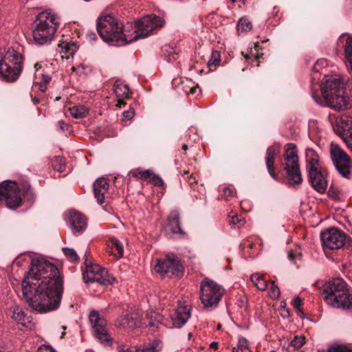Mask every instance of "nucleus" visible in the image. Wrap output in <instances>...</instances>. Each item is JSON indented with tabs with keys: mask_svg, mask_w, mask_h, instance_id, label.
Wrapping results in <instances>:
<instances>
[{
	"mask_svg": "<svg viewBox=\"0 0 352 352\" xmlns=\"http://www.w3.org/2000/svg\"><path fill=\"white\" fill-rule=\"evenodd\" d=\"M29 306L39 313L57 309L63 293V281L54 264L44 258L32 259L28 275L21 284Z\"/></svg>",
	"mask_w": 352,
	"mask_h": 352,
	"instance_id": "obj_1",
	"label": "nucleus"
},
{
	"mask_svg": "<svg viewBox=\"0 0 352 352\" xmlns=\"http://www.w3.org/2000/svg\"><path fill=\"white\" fill-rule=\"evenodd\" d=\"M164 24V20L155 14L144 16L124 25L113 16L105 14L98 19L96 28L105 43L124 41V44H130L153 34Z\"/></svg>",
	"mask_w": 352,
	"mask_h": 352,
	"instance_id": "obj_2",
	"label": "nucleus"
},
{
	"mask_svg": "<svg viewBox=\"0 0 352 352\" xmlns=\"http://www.w3.org/2000/svg\"><path fill=\"white\" fill-rule=\"evenodd\" d=\"M347 79L338 74L326 76L323 80L322 93L327 104L335 109L352 107V101L346 90Z\"/></svg>",
	"mask_w": 352,
	"mask_h": 352,
	"instance_id": "obj_3",
	"label": "nucleus"
},
{
	"mask_svg": "<svg viewBox=\"0 0 352 352\" xmlns=\"http://www.w3.org/2000/svg\"><path fill=\"white\" fill-rule=\"evenodd\" d=\"M322 294L326 302L333 307L349 309L352 306V292L341 278H334L324 283Z\"/></svg>",
	"mask_w": 352,
	"mask_h": 352,
	"instance_id": "obj_4",
	"label": "nucleus"
},
{
	"mask_svg": "<svg viewBox=\"0 0 352 352\" xmlns=\"http://www.w3.org/2000/svg\"><path fill=\"white\" fill-rule=\"evenodd\" d=\"M33 37L36 44H46L54 38L59 25L56 15L51 10L41 12L34 21Z\"/></svg>",
	"mask_w": 352,
	"mask_h": 352,
	"instance_id": "obj_5",
	"label": "nucleus"
},
{
	"mask_svg": "<svg viewBox=\"0 0 352 352\" xmlns=\"http://www.w3.org/2000/svg\"><path fill=\"white\" fill-rule=\"evenodd\" d=\"M23 56L18 49L10 46L4 50L0 60V74L7 82L16 81L23 69Z\"/></svg>",
	"mask_w": 352,
	"mask_h": 352,
	"instance_id": "obj_6",
	"label": "nucleus"
},
{
	"mask_svg": "<svg viewBox=\"0 0 352 352\" xmlns=\"http://www.w3.org/2000/svg\"><path fill=\"white\" fill-rule=\"evenodd\" d=\"M281 167L285 173L287 183L291 186H299L302 177L299 166L298 156L296 144L288 143L283 154Z\"/></svg>",
	"mask_w": 352,
	"mask_h": 352,
	"instance_id": "obj_7",
	"label": "nucleus"
},
{
	"mask_svg": "<svg viewBox=\"0 0 352 352\" xmlns=\"http://www.w3.org/2000/svg\"><path fill=\"white\" fill-rule=\"evenodd\" d=\"M200 291L201 303L205 308L211 309L218 306L225 292L221 285L208 278L201 281Z\"/></svg>",
	"mask_w": 352,
	"mask_h": 352,
	"instance_id": "obj_8",
	"label": "nucleus"
},
{
	"mask_svg": "<svg viewBox=\"0 0 352 352\" xmlns=\"http://www.w3.org/2000/svg\"><path fill=\"white\" fill-rule=\"evenodd\" d=\"M85 270L82 273L83 280L85 283L96 282L103 285L113 284L115 278L111 276L105 268L97 264H93L88 258L87 252L84 256Z\"/></svg>",
	"mask_w": 352,
	"mask_h": 352,
	"instance_id": "obj_9",
	"label": "nucleus"
},
{
	"mask_svg": "<svg viewBox=\"0 0 352 352\" xmlns=\"http://www.w3.org/2000/svg\"><path fill=\"white\" fill-rule=\"evenodd\" d=\"M320 239L324 249L335 250L344 248L352 251V239L337 228H331L322 232Z\"/></svg>",
	"mask_w": 352,
	"mask_h": 352,
	"instance_id": "obj_10",
	"label": "nucleus"
},
{
	"mask_svg": "<svg viewBox=\"0 0 352 352\" xmlns=\"http://www.w3.org/2000/svg\"><path fill=\"white\" fill-rule=\"evenodd\" d=\"M155 270L162 276L170 278L180 276L183 274V266L179 258L173 254H168L164 258L157 259Z\"/></svg>",
	"mask_w": 352,
	"mask_h": 352,
	"instance_id": "obj_11",
	"label": "nucleus"
},
{
	"mask_svg": "<svg viewBox=\"0 0 352 352\" xmlns=\"http://www.w3.org/2000/svg\"><path fill=\"white\" fill-rule=\"evenodd\" d=\"M330 155L338 173L344 178H349L351 175L352 161L348 154L336 144L331 146Z\"/></svg>",
	"mask_w": 352,
	"mask_h": 352,
	"instance_id": "obj_12",
	"label": "nucleus"
},
{
	"mask_svg": "<svg viewBox=\"0 0 352 352\" xmlns=\"http://www.w3.org/2000/svg\"><path fill=\"white\" fill-rule=\"evenodd\" d=\"M94 336L104 346H111L112 338L107 329V321L98 311L93 310L89 315Z\"/></svg>",
	"mask_w": 352,
	"mask_h": 352,
	"instance_id": "obj_13",
	"label": "nucleus"
},
{
	"mask_svg": "<svg viewBox=\"0 0 352 352\" xmlns=\"http://www.w3.org/2000/svg\"><path fill=\"white\" fill-rule=\"evenodd\" d=\"M10 180L3 181L0 184V201L12 209L18 208L22 201L19 189L15 184L10 185Z\"/></svg>",
	"mask_w": 352,
	"mask_h": 352,
	"instance_id": "obj_14",
	"label": "nucleus"
},
{
	"mask_svg": "<svg viewBox=\"0 0 352 352\" xmlns=\"http://www.w3.org/2000/svg\"><path fill=\"white\" fill-rule=\"evenodd\" d=\"M333 127L334 131L346 142L352 135V117L344 115L338 118Z\"/></svg>",
	"mask_w": 352,
	"mask_h": 352,
	"instance_id": "obj_15",
	"label": "nucleus"
},
{
	"mask_svg": "<svg viewBox=\"0 0 352 352\" xmlns=\"http://www.w3.org/2000/svg\"><path fill=\"white\" fill-rule=\"evenodd\" d=\"M67 223L74 234H79L83 232L87 226V221L85 217L78 211L70 210Z\"/></svg>",
	"mask_w": 352,
	"mask_h": 352,
	"instance_id": "obj_16",
	"label": "nucleus"
},
{
	"mask_svg": "<svg viewBox=\"0 0 352 352\" xmlns=\"http://www.w3.org/2000/svg\"><path fill=\"white\" fill-rule=\"evenodd\" d=\"M309 180L315 190L323 193L327 188V181L320 170L311 169L309 173Z\"/></svg>",
	"mask_w": 352,
	"mask_h": 352,
	"instance_id": "obj_17",
	"label": "nucleus"
},
{
	"mask_svg": "<svg viewBox=\"0 0 352 352\" xmlns=\"http://www.w3.org/2000/svg\"><path fill=\"white\" fill-rule=\"evenodd\" d=\"M278 145H272L267 148L265 157V164L270 175L275 180H278V176L275 173L274 162L277 153L279 152Z\"/></svg>",
	"mask_w": 352,
	"mask_h": 352,
	"instance_id": "obj_18",
	"label": "nucleus"
},
{
	"mask_svg": "<svg viewBox=\"0 0 352 352\" xmlns=\"http://www.w3.org/2000/svg\"><path fill=\"white\" fill-rule=\"evenodd\" d=\"M94 197L97 202L101 205L104 202V195L108 192L109 184L107 178L100 177L94 183Z\"/></svg>",
	"mask_w": 352,
	"mask_h": 352,
	"instance_id": "obj_19",
	"label": "nucleus"
},
{
	"mask_svg": "<svg viewBox=\"0 0 352 352\" xmlns=\"http://www.w3.org/2000/svg\"><path fill=\"white\" fill-rule=\"evenodd\" d=\"M12 318L18 324L27 328L30 327L32 318L28 316L19 305H14L10 308Z\"/></svg>",
	"mask_w": 352,
	"mask_h": 352,
	"instance_id": "obj_20",
	"label": "nucleus"
},
{
	"mask_svg": "<svg viewBox=\"0 0 352 352\" xmlns=\"http://www.w3.org/2000/svg\"><path fill=\"white\" fill-rule=\"evenodd\" d=\"M190 317V309L187 307L177 308L171 317L173 327L181 328L187 322Z\"/></svg>",
	"mask_w": 352,
	"mask_h": 352,
	"instance_id": "obj_21",
	"label": "nucleus"
},
{
	"mask_svg": "<svg viewBox=\"0 0 352 352\" xmlns=\"http://www.w3.org/2000/svg\"><path fill=\"white\" fill-rule=\"evenodd\" d=\"M118 324L120 327L133 329L140 325V320L138 314L130 313L120 317L118 320Z\"/></svg>",
	"mask_w": 352,
	"mask_h": 352,
	"instance_id": "obj_22",
	"label": "nucleus"
},
{
	"mask_svg": "<svg viewBox=\"0 0 352 352\" xmlns=\"http://www.w3.org/2000/svg\"><path fill=\"white\" fill-rule=\"evenodd\" d=\"M180 52L177 45H162L160 55L168 62L171 63L175 60Z\"/></svg>",
	"mask_w": 352,
	"mask_h": 352,
	"instance_id": "obj_23",
	"label": "nucleus"
},
{
	"mask_svg": "<svg viewBox=\"0 0 352 352\" xmlns=\"http://www.w3.org/2000/svg\"><path fill=\"white\" fill-rule=\"evenodd\" d=\"M168 226L174 234L186 236V232L181 228L180 217L177 211H173L168 218Z\"/></svg>",
	"mask_w": 352,
	"mask_h": 352,
	"instance_id": "obj_24",
	"label": "nucleus"
},
{
	"mask_svg": "<svg viewBox=\"0 0 352 352\" xmlns=\"http://www.w3.org/2000/svg\"><path fill=\"white\" fill-rule=\"evenodd\" d=\"M113 89L116 96L119 98L118 100V104L120 106L122 104H124V101L122 98L128 96L129 88L127 85L122 83L120 80H116L113 85Z\"/></svg>",
	"mask_w": 352,
	"mask_h": 352,
	"instance_id": "obj_25",
	"label": "nucleus"
},
{
	"mask_svg": "<svg viewBox=\"0 0 352 352\" xmlns=\"http://www.w3.org/2000/svg\"><path fill=\"white\" fill-rule=\"evenodd\" d=\"M306 160L307 162V169L309 172L312 168L319 170L320 165L318 155L314 150L311 148L306 150Z\"/></svg>",
	"mask_w": 352,
	"mask_h": 352,
	"instance_id": "obj_26",
	"label": "nucleus"
},
{
	"mask_svg": "<svg viewBox=\"0 0 352 352\" xmlns=\"http://www.w3.org/2000/svg\"><path fill=\"white\" fill-rule=\"evenodd\" d=\"M78 50V45H58L56 52L60 54L62 59L65 55L66 59L69 58V56H73Z\"/></svg>",
	"mask_w": 352,
	"mask_h": 352,
	"instance_id": "obj_27",
	"label": "nucleus"
},
{
	"mask_svg": "<svg viewBox=\"0 0 352 352\" xmlns=\"http://www.w3.org/2000/svg\"><path fill=\"white\" fill-rule=\"evenodd\" d=\"M72 116L76 119L85 118L89 113V109L85 105H75L69 108Z\"/></svg>",
	"mask_w": 352,
	"mask_h": 352,
	"instance_id": "obj_28",
	"label": "nucleus"
},
{
	"mask_svg": "<svg viewBox=\"0 0 352 352\" xmlns=\"http://www.w3.org/2000/svg\"><path fill=\"white\" fill-rule=\"evenodd\" d=\"M159 344V341L155 340L151 344L146 346L145 348L137 349L136 347H130L126 349L122 350L120 352H157L159 349H157V345Z\"/></svg>",
	"mask_w": 352,
	"mask_h": 352,
	"instance_id": "obj_29",
	"label": "nucleus"
},
{
	"mask_svg": "<svg viewBox=\"0 0 352 352\" xmlns=\"http://www.w3.org/2000/svg\"><path fill=\"white\" fill-rule=\"evenodd\" d=\"M250 279L259 290L263 291L267 287V282L264 280L263 274L259 273L253 274Z\"/></svg>",
	"mask_w": 352,
	"mask_h": 352,
	"instance_id": "obj_30",
	"label": "nucleus"
},
{
	"mask_svg": "<svg viewBox=\"0 0 352 352\" xmlns=\"http://www.w3.org/2000/svg\"><path fill=\"white\" fill-rule=\"evenodd\" d=\"M252 28V24L246 17L241 18L237 23L236 30L239 34L246 33Z\"/></svg>",
	"mask_w": 352,
	"mask_h": 352,
	"instance_id": "obj_31",
	"label": "nucleus"
},
{
	"mask_svg": "<svg viewBox=\"0 0 352 352\" xmlns=\"http://www.w3.org/2000/svg\"><path fill=\"white\" fill-rule=\"evenodd\" d=\"M228 217L230 219V223L232 224L234 226V228H239L245 222L244 217H243L241 215L239 216L234 212H230Z\"/></svg>",
	"mask_w": 352,
	"mask_h": 352,
	"instance_id": "obj_32",
	"label": "nucleus"
},
{
	"mask_svg": "<svg viewBox=\"0 0 352 352\" xmlns=\"http://www.w3.org/2000/svg\"><path fill=\"white\" fill-rule=\"evenodd\" d=\"M232 352H250L248 340L244 337L239 338L238 344L233 348Z\"/></svg>",
	"mask_w": 352,
	"mask_h": 352,
	"instance_id": "obj_33",
	"label": "nucleus"
},
{
	"mask_svg": "<svg viewBox=\"0 0 352 352\" xmlns=\"http://www.w3.org/2000/svg\"><path fill=\"white\" fill-rule=\"evenodd\" d=\"M110 243L112 248H115L118 252V258H121L124 254V248L122 243L116 238L112 237L110 239Z\"/></svg>",
	"mask_w": 352,
	"mask_h": 352,
	"instance_id": "obj_34",
	"label": "nucleus"
},
{
	"mask_svg": "<svg viewBox=\"0 0 352 352\" xmlns=\"http://www.w3.org/2000/svg\"><path fill=\"white\" fill-rule=\"evenodd\" d=\"M221 62V55L220 52L217 50H214L212 52L210 58L208 62V66H217L220 64Z\"/></svg>",
	"mask_w": 352,
	"mask_h": 352,
	"instance_id": "obj_35",
	"label": "nucleus"
},
{
	"mask_svg": "<svg viewBox=\"0 0 352 352\" xmlns=\"http://www.w3.org/2000/svg\"><path fill=\"white\" fill-rule=\"evenodd\" d=\"M63 252L67 258H68L70 261L73 262L78 261L79 257L76 252L73 248H63Z\"/></svg>",
	"mask_w": 352,
	"mask_h": 352,
	"instance_id": "obj_36",
	"label": "nucleus"
},
{
	"mask_svg": "<svg viewBox=\"0 0 352 352\" xmlns=\"http://www.w3.org/2000/svg\"><path fill=\"white\" fill-rule=\"evenodd\" d=\"M344 56L346 60V66L349 67L352 72V45H345Z\"/></svg>",
	"mask_w": 352,
	"mask_h": 352,
	"instance_id": "obj_37",
	"label": "nucleus"
},
{
	"mask_svg": "<svg viewBox=\"0 0 352 352\" xmlns=\"http://www.w3.org/2000/svg\"><path fill=\"white\" fill-rule=\"evenodd\" d=\"M305 338L302 336H295L290 342L289 345L294 349H299L305 344Z\"/></svg>",
	"mask_w": 352,
	"mask_h": 352,
	"instance_id": "obj_38",
	"label": "nucleus"
},
{
	"mask_svg": "<svg viewBox=\"0 0 352 352\" xmlns=\"http://www.w3.org/2000/svg\"><path fill=\"white\" fill-rule=\"evenodd\" d=\"M221 195L226 199L232 197L236 194L235 190L232 186H223L221 188Z\"/></svg>",
	"mask_w": 352,
	"mask_h": 352,
	"instance_id": "obj_39",
	"label": "nucleus"
},
{
	"mask_svg": "<svg viewBox=\"0 0 352 352\" xmlns=\"http://www.w3.org/2000/svg\"><path fill=\"white\" fill-rule=\"evenodd\" d=\"M269 294H270V297L274 299H277L280 296V289L278 287V285H276L275 284L274 282L272 283L271 287L270 288Z\"/></svg>",
	"mask_w": 352,
	"mask_h": 352,
	"instance_id": "obj_40",
	"label": "nucleus"
},
{
	"mask_svg": "<svg viewBox=\"0 0 352 352\" xmlns=\"http://www.w3.org/2000/svg\"><path fill=\"white\" fill-rule=\"evenodd\" d=\"M135 175L136 177H138L141 179H151V177L153 176L154 173L150 170H138L135 173Z\"/></svg>",
	"mask_w": 352,
	"mask_h": 352,
	"instance_id": "obj_41",
	"label": "nucleus"
},
{
	"mask_svg": "<svg viewBox=\"0 0 352 352\" xmlns=\"http://www.w3.org/2000/svg\"><path fill=\"white\" fill-rule=\"evenodd\" d=\"M317 352H351L350 350L346 349L344 346H336L330 347L329 351H327L324 349H318Z\"/></svg>",
	"mask_w": 352,
	"mask_h": 352,
	"instance_id": "obj_42",
	"label": "nucleus"
},
{
	"mask_svg": "<svg viewBox=\"0 0 352 352\" xmlns=\"http://www.w3.org/2000/svg\"><path fill=\"white\" fill-rule=\"evenodd\" d=\"M293 307L296 310L298 315L301 316V314H302L300 307L302 305V300L299 297L295 298L292 300Z\"/></svg>",
	"mask_w": 352,
	"mask_h": 352,
	"instance_id": "obj_43",
	"label": "nucleus"
},
{
	"mask_svg": "<svg viewBox=\"0 0 352 352\" xmlns=\"http://www.w3.org/2000/svg\"><path fill=\"white\" fill-rule=\"evenodd\" d=\"M339 42L342 44H352V35L349 34H342L339 37Z\"/></svg>",
	"mask_w": 352,
	"mask_h": 352,
	"instance_id": "obj_44",
	"label": "nucleus"
},
{
	"mask_svg": "<svg viewBox=\"0 0 352 352\" xmlns=\"http://www.w3.org/2000/svg\"><path fill=\"white\" fill-rule=\"evenodd\" d=\"M151 180L153 182V183L155 184V186H163L164 185V181L162 180V179L154 174L153 176L151 177Z\"/></svg>",
	"mask_w": 352,
	"mask_h": 352,
	"instance_id": "obj_45",
	"label": "nucleus"
},
{
	"mask_svg": "<svg viewBox=\"0 0 352 352\" xmlns=\"http://www.w3.org/2000/svg\"><path fill=\"white\" fill-rule=\"evenodd\" d=\"M36 352H56V351L50 345H42Z\"/></svg>",
	"mask_w": 352,
	"mask_h": 352,
	"instance_id": "obj_46",
	"label": "nucleus"
},
{
	"mask_svg": "<svg viewBox=\"0 0 352 352\" xmlns=\"http://www.w3.org/2000/svg\"><path fill=\"white\" fill-rule=\"evenodd\" d=\"M58 125L62 131H66L69 130V124L65 123L63 120H59L58 122Z\"/></svg>",
	"mask_w": 352,
	"mask_h": 352,
	"instance_id": "obj_47",
	"label": "nucleus"
},
{
	"mask_svg": "<svg viewBox=\"0 0 352 352\" xmlns=\"http://www.w3.org/2000/svg\"><path fill=\"white\" fill-rule=\"evenodd\" d=\"M87 38L88 41L89 42H94L96 41L97 39V36L95 32H89L86 34Z\"/></svg>",
	"mask_w": 352,
	"mask_h": 352,
	"instance_id": "obj_48",
	"label": "nucleus"
},
{
	"mask_svg": "<svg viewBox=\"0 0 352 352\" xmlns=\"http://www.w3.org/2000/svg\"><path fill=\"white\" fill-rule=\"evenodd\" d=\"M123 117L126 120H131L133 116H134V111H125L123 112Z\"/></svg>",
	"mask_w": 352,
	"mask_h": 352,
	"instance_id": "obj_49",
	"label": "nucleus"
},
{
	"mask_svg": "<svg viewBox=\"0 0 352 352\" xmlns=\"http://www.w3.org/2000/svg\"><path fill=\"white\" fill-rule=\"evenodd\" d=\"M42 80V83L47 85L51 80V77L49 75L43 74Z\"/></svg>",
	"mask_w": 352,
	"mask_h": 352,
	"instance_id": "obj_50",
	"label": "nucleus"
},
{
	"mask_svg": "<svg viewBox=\"0 0 352 352\" xmlns=\"http://www.w3.org/2000/svg\"><path fill=\"white\" fill-rule=\"evenodd\" d=\"M210 347L216 350L219 347V343L217 342H212L210 344Z\"/></svg>",
	"mask_w": 352,
	"mask_h": 352,
	"instance_id": "obj_51",
	"label": "nucleus"
},
{
	"mask_svg": "<svg viewBox=\"0 0 352 352\" xmlns=\"http://www.w3.org/2000/svg\"><path fill=\"white\" fill-rule=\"evenodd\" d=\"M251 56H255V58H258L260 57V55H259L258 53H256V54H254L252 52H251V53H250V55H248V54H245V57L246 58H250Z\"/></svg>",
	"mask_w": 352,
	"mask_h": 352,
	"instance_id": "obj_52",
	"label": "nucleus"
},
{
	"mask_svg": "<svg viewBox=\"0 0 352 352\" xmlns=\"http://www.w3.org/2000/svg\"><path fill=\"white\" fill-rule=\"evenodd\" d=\"M346 144L348 145V146L351 148V150L352 151V135L351 137H350L346 142Z\"/></svg>",
	"mask_w": 352,
	"mask_h": 352,
	"instance_id": "obj_53",
	"label": "nucleus"
},
{
	"mask_svg": "<svg viewBox=\"0 0 352 352\" xmlns=\"http://www.w3.org/2000/svg\"><path fill=\"white\" fill-rule=\"evenodd\" d=\"M39 89H40V90H41L42 92L45 91V90L47 89L46 84L41 83V84L39 85Z\"/></svg>",
	"mask_w": 352,
	"mask_h": 352,
	"instance_id": "obj_54",
	"label": "nucleus"
},
{
	"mask_svg": "<svg viewBox=\"0 0 352 352\" xmlns=\"http://www.w3.org/2000/svg\"><path fill=\"white\" fill-rule=\"evenodd\" d=\"M157 323H158V321H155V320H151L149 321L148 325L150 327H157Z\"/></svg>",
	"mask_w": 352,
	"mask_h": 352,
	"instance_id": "obj_55",
	"label": "nucleus"
},
{
	"mask_svg": "<svg viewBox=\"0 0 352 352\" xmlns=\"http://www.w3.org/2000/svg\"><path fill=\"white\" fill-rule=\"evenodd\" d=\"M34 69H36V71H38V69H40L41 68V65L36 63L34 64Z\"/></svg>",
	"mask_w": 352,
	"mask_h": 352,
	"instance_id": "obj_56",
	"label": "nucleus"
},
{
	"mask_svg": "<svg viewBox=\"0 0 352 352\" xmlns=\"http://www.w3.org/2000/svg\"><path fill=\"white\" fill-rule=\"evenodd\" d=\"M58 44L68 45V44H76V43L74 42H72V41H60V43Z\"/></svg>",
	"mask_w": 352,
	"mask_h": 352,
	"instance_id": "obj_57",
	"label": "nucleus"
},
{
	"mask_svg": "<svg viewBox=\"0 0 352 352\" xmlns=\"http://www.w3.org/2000/svg\"><path fill=\"white\" fill-rule=\"evenodd\" d=\"M182 148L186 151L188 149V146L186 144H184L182 146Z\"/></svg>",
	"mask_w": 352,
	"mask_h": 352,
	"instance_id": "obj_58",
	"label": "nucleus"
},
{
	"mask_svg": "<svg viewBox=\"0 0 352 352\" xmlns=\"http://www.w3.org/2000/svg\"><path fill=\"white\" fill-rule=\"evenodd\" d=\"M288 257H289V258L290 260H292V259H293V255H292V254H289Z\"/></svg>",
	"mask_w": 352,
	"mask_h": 352,
	"instance_id": "obj_59",
	"label": "nucleus"
},
{
	"mask_svg": "<svg viewBox=\"0 0 352 352\" xmlns=\"http://www.w3.org/2000/svg\"><path fill=\"white\" fill-rule=\"evenodd\" d=\"M65 165L63 164V166H62L61 165H60V168H59V170H62L63 168H64Z\"/></svg>",
	"mask_w": 352,
	"mask_h": 352,
	"instance_id": "obj_60",
	"label": "nucleus"
},
{
	"mask_svg": "<svg viewBox=\"0 0 352 352\" xmlns=\"http://www.w3.org/2000/svg\"><path fill=\"white\" fill-rule=\"evenodd\" d=\"M258 46H259V45H254V48H255V50H256V51H258V50L257 49Z\"/></svg>",
	"mask_w": 352,
	"mask_h": 352,
	"instance_id": "obj_61",
	"label": "nucleus"
},
{
	"mask_svg": "<svg viewBox=\"0 0 352 352\" xmlns=\"http://www.w3.org/2000/svg\"><path fill=\"white\" fill-rule=\"evenodd\" d=\"M65 332H63V333H62V334H61V336H60V338H63V337H64V336H65Z\"/></svg>",
	"mask_w": 352,
	"mask_h": 352,
	"instance_id": "obj_62",
	"label": "nucleus"
},
{
	"mask_svg": "<svg viewBox=\"0 0 352 352\" xmlns=\"http://www.w3.org/2000/svg\"><path fill=\"white\" fill-rule=\"evenodd\" d=\"M221 325L220 324H218V326H217V329H221Z\"/></svg>",
	"mask_w": 352,
	"mask_h": 352,
	"instance_id": "obj_63",
	"label": "nucleus"
},
{
	"mask_svg": "<svg viewBox=\"0 0 352 352\" xmlns=\"http://www.w3.org/2000/svg\"><path fill=\"white\" fill-rule=\"evenodd\" d=\"M232 3H235L238 0H230Z\"/></svg>",
	"mask_w": 352,
	"mask_h": 352,
	"instance_id": "obj_64",
	"label": "nucleus"
}]
</instances>
